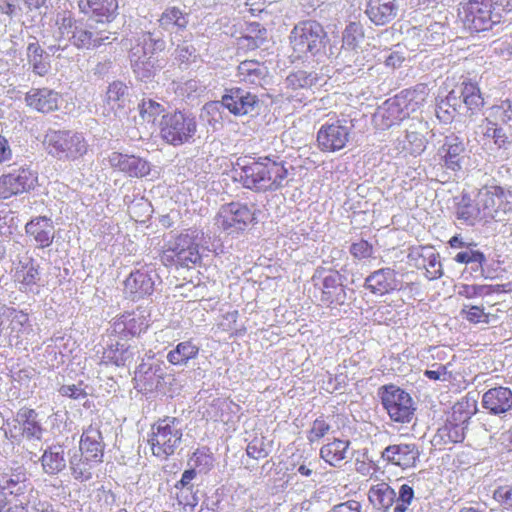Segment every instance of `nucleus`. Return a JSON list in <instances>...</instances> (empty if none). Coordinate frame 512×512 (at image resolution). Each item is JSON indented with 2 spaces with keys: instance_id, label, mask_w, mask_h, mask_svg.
I'll return each instance as SVG.
<instances>
[{
  "instance_id": "1",
  "label": "nucleus",
  "mask_w": 512,
  "mask_h": 512,
  "mask_svg": "<svg viewBox=\"0 0 512 512\" xmlns=\"http://www.w3.org/2000/svg\"><path fill=\"white\" fill-rule=\"evenodd\" d=\"M56 24L58 30L55 34V44L50 45L48 51L52 55L57 54V57L64 56L63 53L71 46L90 50L111 43V40L115 39L111 38V31L99 28V25L89 18L75 19L69 14L57 19Z\"/></svg>"
},
{
  "instance_id": "2",
  "label": "nucleus",
  "mask_w": 512,
  "mask_h": 512,
  "mask_svg": "<svg viewBox=\"0 0 512 512\" xmlns=\"http://www.w3.org/2000/svg\"><path fill=\"white\" fill-rule=\"evenodd\" d=\"M234 179L254 192H274L287 184L288 170L282 162L270 157L247 161L238 159L233 170Z\"/></svg>"
},
{
  "instance_id": "3",
  "label": "nucleus",
  "mask_w": 512,
  "mask_h": 512,
  "mask_svg": "<svg viewBox=\"0 0 512 512\" xmlns=\"http://www.w3.org/2000/svg\"><path fill=\"white\" fill-rule=\"evenodd\" d=\"M210 236H205L203 232L192 231L191 233H181L160 255L161 262L166 267L191 269L202 262V256L199 248L202 247L218 255L223 252V244L219 239H214L211 243Z\"/></svg>"
},
{
  "instance_id": "4",
  "label": "nucleus",
  "mask_w": 512,
  "mask_h": 512,
  "mask_svg": "<svg viewBox=\"0 0 512 512\" xmlns=\"http://www.w3.org/2000/svg\"><path fill=\"white\" fill-rule=\"evenodd\" d=\"M290 44L298 58H312L318 63L325 62L327 56L334 54L328 33L316 20L298 22L290 32Z\"/></svg>"
},
{
  "instance_id": "5",
  "label": "nucleus",
  "mask_w": 512,
  "mask_h": 512,
  "mask_svg": "<svg viewBox=\"0 0 512 512\" xmlns=\"http://www.w3.org/2000/svg\"><path fill=\"white\" fill-rule=\"evenodd\" d=\"M183 439V428L177 417L164 416L150 425L146 445L151 455L163 461L175 454Z\"/></svg>"
},
{
  "instance_id": "6",
  "label": "nucleus",
  "mask_w": 512,
  "mask_h": 512,
  "mask_svg": "<svg viewBox=\"0 0 512 512\" xmlns=\"http://www.w3.org/2000/svg\"><path fill=\"white\" fill-rule=\"evenodd\" d=\"M197 131L196 116L190 111L175 110L162 115L160 137L173 147L194 143Z\"/></svg>"
},
{
  "instance_id": "7",
  "label": "nucleus",
  "mask_w": 512,
  "mask_h": 512,
  "mask_svg": "<svg viewBox=\"0 0 512 512\" xmlns=\"http://www.w3.org/2000/svg\"><path fill=\"white\" fill-rule=\"evenodd\" d=\"M49 155L58 160L75 161L88 151L83 133L72 130H50L44 140Z\"/></svg>"
},
{
  "instance_id": "8",
  "label": "nucleus",
  "mask_w": 512,
  "mask_h": 512,
  "mask_svg": "<svg viewBox=\"0 0 512 512\" xmlns=\"http://www.w3.org/2000/svg\"><path fill=\"white\" fill-rule=\"evenodd\" d=\"M475 201L481 212L484 224L491 220L495 222L508 221L505 216L512 211V191L500 186L481 188Z\"/></svg>"
},
{
  "instance_id": "9",
  "label": "nucleus",
  "mask_w": 512,
  "mask_h": 512,
  "mask_svg": "<svg viewBox=\"0 0 512 512\" xmlns=\"http://www.w3.org/2000/svg\"><path fill=\"white\" fill-rule=\"evenodd\" d=\"M35 409L21 407L12 419L4 424L5 437L12 443L20 444L24 439L41 440L44 428Z\"/></svg>"
},
{
  "instance_id": "10",
  "label": "nucleus",
  "mask_w": 512,
  "mask_h": 512,
  "mask_svg": "<svg viewBox=\"0 0 512 512\" xmlns=\"http://www.w3.org/2000/svg\"><path fill=\"white\" fill-rule=\"evenodd\" d=\"M463 26L470 33L484 32L500 22V15L492 12L488 0H470L459 11Z\"/></svg>"
},
{
  "instance_id": "11",
  "label": "nucleus",
  "mask_w": 512,
  "mask_h": 512,
  "mask_svg": "<svg viewBox=\"0 0 512 512\" xmlns=\"http://www.w3.org/2000/svg\"><path fill=\"white\" fill-rule=\"evenodd\" d=\"M381 402L393 421L407 422L413 414V400L410 394L393 384L385 385L379 389Z\"/></svg>"
},
{
  "instance_id": "12",
  "label": "nucleus",
  "mask_w": 512,
  "mask_h": 512,
  "mask_svg": "<svg viewBox=\"0 0 512 512\" xmlns=\"http://www.w3.org/2000/svg\"><path fill=\"white\" fill-rule=\"evenodd\" d=\"M38 184V174L28 165L12 169L0 176V199H9L33 190Z\"/></svg>"
},
{
  "instance_id": "13",
  "label": "nucleus",
  "mask_w": 512,
  "mask_h": 512,
  "mask_svg": "<svg viewBox=\"0 0 512 512\" xmlns=\"http://www.w3.org/2000/svg\"><path fill=\"white\" fill-rule=\"evenodd\" d=\"M224 109L235 117L253 116L260 109L259 97L251 91L238 87H225L222 94Z\"/></svg>"
},
{
  "instance_id": "14",
  "label": "nucleus",
  "mask_w": 512,
  "mask_h": 512,
  "mask_svg": "<svg viewBox=\"0 0 512 512\" xmlns=\"http://www.w3.org/2000/svg\"><path fill=\"white\" fill-rule=\"evenodd\" d=\"M353 129L346 120L323 124L317 132L318 147L323 152H337L345 148Z\"/></svg>"
},
{
  "instance_id": "15",
  "label": "nucleus",
  "mask_w": 512,
  "mask_h": 512,
  "mask_svg": "<svg viewBox=\"0 0 512 512\" xmlns=\"http://www.w3.org/2000/svg\"><path fill=\"white\" fill-rule=\"evenodd\" d=\"M28 480L27 471L23 466L0 471V512L8 509V495L18 497L25 494Z\"/></svg>"
},
{
  "instance_id": "16",
  "label": "nucleus",
  "mask_w": 512,
  "mask_h": 512,
  "mask_svg": "<svg viewBox=\"0 0 512 512\" xmlns=\"http://www.w3.org/2000/svg\"><path fill=\"white\" fill-rule=\"evenodd\" d=\"M78 7L81 13L106 31H110V24L118 15V0H79Z\"/></svg>"
},
{
  "instance_id": "17",
  "label": "nucleus",
  "mask_w": 512,
  "mask_h": 512,
  "mask_svg": "<svg viewBox=\"0 0 512 512\" xmlns=\"http://www.w3.org/2000/svg\"><path fill=\"white\" fill-rule=\"evenodd\" d=\"M148 317L145 311L139 309L124 312L113 319L112 331L123 338L140 336L149 327Z\"/></svg>"
},
{
  "instance_id": "18",
  "label": "nucleus",
  "mask_w": 512,
  "mask_h": 512,
  "mask_svg": "<svg viewBox=\"0 0 512 512\" xmlns=\"http://www.w3.org/2000/svg\"><path fill=\"white\" fill-rule=\"evenodd\" d=\"M264 213L255 205L231 202L223 205L218 213L220 224H258L263 222L261 216Z\"/></svg>"
},
{
  "instance_id": "19",
  "label": "nucleus",
  "mask_w": 512,
  "mask_h": 512,
  "mask_svg": "<svg viewBox=\"0 0 512 512\" xmlns=\"http://www.w3.org/2000/svg\"><path fill=\"white\" fill-rule=\"evenodd\" d=\"M109 165L130 177L142 178L150 173V163L138 156L112 152L108 158Z\"/></svg>"
},
{
  "instance_id": "20",
  "label": "nucleus",
  "mask_w": 512,
  "mask_h": 512,
  "mask_svg": "<svg viewBox=\"0 0 512 512\" xmlns=\"http://www.w3.org/2000/svg\"><path fill=\"white\" fill-rule=\"evenodd\" d=\"M346 287L343 276L336 270H330L322 278L320 300L328 307L341 306L346 302Z\"/></svg>"
},
{
  "instance_id": "21",
  "label": "nucleus",
  "mask_w": 512,
  "mask_h": 512,
  "mask_svg": "<svg viewBox=\"0 0 512 512\" xmlns=\"http://www.w3.org/2000/svg\"><path fill=\"white\" fill-rule=\"evenodd\" d=\"M439 153L447 169L459 171L466 158V143L463 138L450 134L445 137Z\"/></svg>"
},
{
  "instance_id": "22",
  "label": "nucleus",
  "mask_w": 512,
  "mask_h": 512,
  "mask_svg": "<svg viewBox=\"0 0 512 512\" xmlns=\"http://www.w3.org/2000/svg\"><path fill=\"white\" fill-rule=\"evenodd\" d=\"M62 97L59 92L49 88H31L25 94L28 107L40 113H50L58 110Z\"/></svg>"
},
{
  "instance_id": "23",
  "label": "nucleus",
  "mask_w": 512,
  "mask_h": 512,
  "mask_svg": "<svg viewBox=\"0 0 512 512\" xmlns=\"http://www.w3.org/2000/svg\"><path fill=\"white\" fill-rule=\"evenodd\" d=\"M105 444L102 432L98 424H90L83 433L79 441L80 453L88 456L90 461L103 462Z\"/></svg>"
},
{
  "instance_id": "24",
  "label": "nucleus",
  "mask_w": 512,
  "mask_h": 512,
  "mask_svg": "<svg viewBox=\"0 0 512 512\" xmlns=\"http://www.w3.org/2000/svg\"><path fill=\"white\" fill-rule=\"evenodd\" d=\"M140 47H132L129 53L131 68L135 76L141 81L151 80L156 72L162 68L157 56L144 55Z\"/></svg>"
},
{
  "instance_id": "25",
  "label": "nucleus",
  "mask_w": 512,
  "mask_h": 512,
  "mask_svg": "<svg viewBox=\"0 0 512 512\" xmlns=\"http://www.w3.org/2000/svg\"><path fill=\"white\" fill-rule=\"evenodd\" d=\"M190 17V12L185 6L184 8L167 6L157 21L163 31L179 34L187 30Z\"/></svg>"
},
{
  "instance_id": "26",
  "label": "nucleus",
  "mask_w": 512,
  "mask_h": 512,
  "mask_svg": "<svg viewBox=\"0 0 512 512\" xmlns=\"http://www.w3.org/2000/svg\"><path fill=\"white\" fill-rule=\"evenodd\" d=\"M482 406L491 414H503L512 409V390L507 387H495L482 396Z\"/></svg>"
},
{
  "instance_id": "27",
  "label": "nucleus",
  "mask_w": 512,
  "mask_h": 512,
  "mask_svg": "<svg viewBox=\"0 0 512 512\" xmlns=\"http://www.w3.org/2000/svg\"><path fill=\"white\" fill-rule=\"evenodd\" d=\"M124 290L132 300H139L153 293L154 281L146 271L136 270L124 281Z\"/></svg>"
},
{
  "instance_id": "28",
  "label": "nucleus",
  "mask_w": 512,
  "mask_h": 512,
  "mask_svg": "<svg viewBox=\"0 0 512 512\" xmlns=\"http://www.w3.org/2000/svg\"><path fill=\"white\" fill-rule=\"evenodd\" d=\"M397 11L395 0H367L365 9L369 20L377 26L390 23L396 17Z\"/></svg>"
},
{
  "instance_id": "29",
  "label": "nucleus",
  "mask_w": 512,
  "mask_h": 512,
  "mask_svg": "<svg viewBox=\"0 0 512 512\" xmlns=\"http://www.w3.org/2000/svg\"><path fill=\"white\" fill-rule=\"evenodd\" d=\"M268 75V68L257 60H244L236 69V78L239 83L262 86Z\"/></svg>"
},
{
  "instance_id": "30",
  "label": "nucleus",
  "mask_w": 512,
  "mask_h": 512,
  "mask_svg": "<svg viewBox=\"0 0 512 512\" xmlns=\"http://www.w3.org/2000/svg\"><path fill=\"white\" fill-rule=\"evenodd\" d=\"M365 287L376 295H385L397 289L396 273L390 268L379 269L365 279Z\"/></svg>"
},
{
  "instance_id": "31",
  "label": "nucleus",
  "mask_w": 512,
  "mask_h": 512,
  "mask_svg": "<svg viewBox=\"0 0 512 512\" xmlns=\"http://www.w3.org/2000/svg\"><path fill=\"white\" fill-rule=\"evenodd\" d=\"M26 49L27 62L34 74L45 76L50 70L49 54L39 45L36 37L30 36Z\"/></svg>"
},
{
  "instance_id": "32",
  "label": "nucleus",
  "mask_w": 512,
  "mask_h": 512,
  "mask_svg": "<svg viewBox=\"0 0 512 512\" xmlns=\"http://www.w3.org/2000/svg\"><path fill=\"white\" fill-rule=\"evenodd\" d=\"M41 465L46 474L56 475L66 467L65 447L53 444L47 447L41 456Z\"/></svg>"
},
{
  "instance_id": "33",
  "label": "nucleus",
  "mask_w": 512,
  "mask_h": 512,
  "mask_svg": "<svg viewBox=\"0 0 512 512\" xmlns=\"http://www.w3.org/2000/svg\"><path fill=\"white\" fill-rule=\"evenodd\" d=\"M384 459L402 468L413 467L416 463V451L414 445L399 444L385 448L382 453Z\"/></svg>"
},
{
  "instance_id": "34",
  "label": "nucleus",
  "mask_w": 512,
  "mask_h": 512,
  "mask_svg": "<svg viewBox=\"0 0 512 512\" xmlns=\"http://www.w3.org/2000/svg\"><path fill=\"white\" fill-rule=\"evenodd\" d=\"M349 446L348 440L335 438L321 447L320 457L329 465L337 466L346 458Z\"/></svg>"
},
{
  "instance_id": "35",
  "label": "nucleus",
  "mask_w": 512,
  "mask_h": 512,
  "mask_svg": "<svg viewBox=\"0 0 512 512\" xmlns=\"http://www.w3.org/2000/svg\"><path fill=\"white\" fill-rule=\"evenodd\" d=\"M368 499L377 509L388 510L395 503L396 493L387 483L382 482L370 488Z\"/></svg>"
},
{
  "instance_id": "36",
  "label": "nucleus",
  "mask_w": 512,
  "mask_h": 512,
  "mask_svg": "<svg viewBox=\"0 0 512 512\" xmlns=\"http://www.w3.org/2000/svg\"><path fill=\"white\" fill-rule=\"evenodd\" d=\"M199 350V347L192 340L183 341L168 352L167 360L175 366L186 365L189 360L198 356Z\"/></svg>"
},
{
  "instance_id": "37",
  "label": "nucleus",
  "mask_w": 512,
  "mask_h": 512,
  "mask_svg": "<svg viewBox=\"0 0 512 512\" xmlns=\"http://www.w3.org/2000/svg\"><path fill=\"white\" fill-rule=\"evenodd\" d=\"M420 26H425V29H418V37H421L425 45L432 46L444 42L445 26L440 20H431L427 15Z\"/></svg>"
},
{
  "instance_id": "38",
  "label": "nucleus",
  "mask_w": 512,
  "mask_h": 512,
  "mask_svg": "<svg viewBox=\"0 0 512 512\" xmlns=\"http://www.w3.org/2000/svg\"><path fill=\"white\" fill-rule=\"evenodd\" d=\"M39 279V268L34 264L33 259L27 262H19L15 268L14 280L19 283L21 289L27 291L37 284Z\"/></svg>"
},
{
  "instance_id": "39",
  "label": "nucleus",
  "mask_w": 512,
  "mask_h": 512,
  "mask_svg": "<svg viewBox=\"0 0 512 512\" xmlns=\"http://www.w3.org/2000/svg\"><path fill=\"white\" fill-rule=\"evenodd\" d=\"M129 96V87L125 83L113 81L107 88L104 101L112 110H115L124 108L129 102Z\"/></svg>"
},
{
  "instance_id": "40",
  "label": "nucleus",
  "mask_w": 512,
  "mask_h": 512,
  "mask_svg": "<svg viewBox=\"0 0 512 512\" xmlns=\"http://www.w3.org/2000/svg\"><path fill=\"white\" fill-rule=\"evenodd\" d=\"M135 47H140L143 50L141 54L155 56L156 53L162 52L166 48V41L161 31H148L138 38Z\"/></svg>"
},
{
  "instance_id": "41",
  "label": "nucleus",
  "mask_w": 512,
  "mask_h": 512,
  "mask_svg": "<svg viewBox=\"0 0 512 512\" xmlns=\"http://www.w3.org/2000/svg\"><path fill=\"white\" fill-rule=\"evenodd\" d=\"M132 358L129 346L116 343L107 346L102 354L101 361L106 365L124 366Z\"/></svg>"
},
{
  "instance_id": "42",
  "label": "nucleus",
  "mask_w": 512,
  "mask_h": 512,
  "mask_svg": "<svg viewBox=\"0 0 512 512\" xmlns=\"http://www.w3.org/2000/svg\"><path fill=\"white\" fill-rule=\"evenodd\" d=\"M100 463L99 461H90L89 457L83 454L74 456L70 460L71 474L76 480L81 482L90 480L92 478V470Z\"/></svg>"
},
{
  "instance_id": "43",
  "label": "nucleus",
  "mask_w": 512,
  "mask_h": 512,
  "mask_svg": "<svg viewBox=\"0 0 512 512\" xmlns=\"http://www.w3.org/2000/svg\"><path fill=\"white\" fill-rule=\"evenodd\" d=\"M319 77L315 72L297 70L290 73L285 80L287 87L297 89H308L318 84Z\"/></svg>"
},
{
  "instance_id": "44",
  "label": "nucleus",
  "mask_w": 512,
  "mask_h": 512,
  "mask_svg": "<svg viewBox=\"0 0 512 512\" xmlns=\"http://www.w3.org/2000/svg\"><path fill=\"white\" fill-rule=\"evenodd\" d=\"M455 215L457 219L463 221H483L477 201L473 204L471 198L466 194H463L460 201L457 203Z\"/></svg>"
},
{
  "instance_id": "45",
  "label": "nucleus",
  "mask_w": 512,
  "mask_h": 512,
  "mask_svg": "<svg viewBox=\"0 0 512 512\" xmlns=\"http://www.w3.org/2000/svg\"><path fill=\"white\" fill-rule=\"evenodd\" d=\"M273 448V440L266 436H255L246 446V454L254 460H260L268 457Z\"/></svg>"
},
{
  "instance_id": "46",
  "label": "nucleus",
  "mask_w": 512,
  "mask_h": 512,
  "mask_svg": "<svg viewBox=\"0 0 512 512\" xmlns=\"http://www.w3.org/2000/svg\"><path fill=\"white\" fill-rule=\"evenodd\" d=\"M189 462L199 472L208 473L214 467L215 457L207 446L198 447L191 455Z\"/></svg>"
},
{
  "instance_id": "47",
  "label": "nucleus",
  "mask_w": 512,
  "mask_h": 512,
  "mask_svg": "<svg viewBox=\"0 0 512 512\" xmlns=\"http://www.w3.org/2000/svg\"><path fill=\"white\" fill-rule=\"evenodd\" d=\"M364 38V29L360 22H349L342 32V45L346 49H358Z\"/></svg>"
},
{
  "instance_id": "48",
  "label": "nucleus",
  "mask_w": 512,
  "mask_h": 512,
  "mask_svg": "<svg viewBox=\"0 0 512 512\" xmlns=\"http://www.w3.org/2000/svg\"><path fill=\"white\" fill-rule=\"evenodd\" d=\"M458 107H461V101L454 92H451L437 104L435 113L441 121L448 122L453 118Z\"/></svg>"
},
{
  "instance_id": "49",
  "label": "nucleus",
  "mask_w": 512,
  "mask_h": 512,
  "mask_svg": "<svg viewBox=\"0 0 512 512\" xmlns=\"http://www.w3.org/2000/svg\"><path fill=\"white\" fill-rule=\"evenodd\" d=\"M488 125L497 126L498 122L507 124L512 121V101L504 100L489 109Z\"/></svg>"
},
{
  "instance_id": "50",
  "label": "nucleus",
  "mask_w": 512,
  "mask_h": 512,
  "mask_svg": "<svg viewBox=\"0 0 512 512\" xmlns=\"http://www.w3.org/2000/svg\"><path fill=\"white\" fill-rule=\"evenodd\" d=\"M152 211L151 204L144 198L137 199L128 206L129 215L135 224H145Z\"/></svg>"
},
{
  "instance_id": "51",
  "label": "nucleus",
  "mask_w": 512,
  "mask_h": 512,
  "mask_svg": "<svg viewBox=\"0 0 512 512\" xmlns=\"http://www.w3.org/2000/svg\"><path fill=\"white\" fill-rule=\"evenodd\" d=\"M139 113L142 119L148 123H154L158 116L165 112V107L162 103H159L150 98L142 99L138 105Z\"/></svg>"
},
{
  "instance_id": "52",
  "label": "nucleus",
  "mask_w": 512,
  "mask_h": 512,
  "mask_svg": "<svg viewBox=\"0 0 512 512\" xmlns=\"http://www.w3.org/2000/svg\"><path fill=\"white\" fill-rule=\"evenodd\" d=\"M222 109H224L222 98L217 101H209L202 107L200 117L202 120L206 121L209 126L216 128V125L221 124Z\"/></svg>"
},
{
  "instance_id": "53",
  "label": "nucleus",
  "mask_w": 512,
  "mask_h": 512,
  "mask_svg": "<svg viewBox=\"0 0 512 512\" xmlns=\"http://www.w3.org/2000/svg\"><path fill=\"white\" fill-rule=\"evenodd\" d=\"M422 250H426V255L428 257L427 263L426 259L423 260V268L425 269V276L429 279H436L442 275V265L439 260V256L436 255L431 248L423 247Z\"/></svg>"
},
{
  "instance_id": "54",
  "label": "nucleus",
  "mask_w": 512,
  "mask_h": 512,
  "mask_svg": "<svg viewBox=\"0 0 512 512\" xmlns=\"http://www.w3.org/2000/svg\"><path fill=\"white\" fill-rule=\"evenodd\" d=\"M326 59H333L338 66L351 67L352 64L357 63L358 49H346L342 45L339 50L334 48V54L327 56Z\"/></svg>"
},
{
  "instance_id": "55",
  "label": "nucleus",
  "mask_w": 512,
  "mask_h": 512,
  "mask_svg": "<svg viewBox=\"0 0 512 512\" xmlns=\"http://www.w3.org/2000/svg\"><path fill=\"white\" fill-rule=\"evenodd\" d=\"M330 424L321 416L316 418L307 432V439L310 443H314L322 439L329 433Z\"/></svg>"
},
{
  "instance_id": "56",
  "label": "nucleus",
  "mask_w": 512,
  "mask_h": 512,
  "mask_svg": "<svg viewBox=\"0 0 512 512\" xmlns=\"http://www.w3.org/2000/svg\"><path fill=\"white\" fill-rule=\"evenodd\" d=\"M26 232L34 236L35 241L41 248L48 247L54 238V233L43 229L41 226H26Z\"/></svg>"
},
{
  "instance_id": "57",
  "label": "nucleus",
  "mask_w": 512,
  "mask_h": 512,
  "mask_svg": "<svg viewBox=\"0 0 512 512\" xmlns=\"http://www.w3.org/2000/svg\"><path fill=\"white\" fill-rule=\"evenodd\" d=\"M413 497V488L407 484L401 485L399 489V497L395 500L396 506L394 508V512H405Z\"/></svg>"
},
{
  "instance_id": "58",
  "label": "nucleus",
  "mask_w": 512,
  "mask_h": 512,
  "mask_svg": "<svg viewBox=\"0 0 512 512\" xmlns=\"http://www.w3.org/2000/svg\"><path fill=\"white\" fill-rule=\"evenodd\" d=\"M250 29L251 32H257L256 35H245L243 39L248 42L247 47L249 49L259 48L265 41L266 29L261 27L259 23H252Z\"/></svg>"
},
{
  "instance_id": "59",
  "label": "nucleus",
  "mask_w": 512,
  "mask_h": 512,
  "mask_svg": "<svg viewBox=\"0 0 512 512\" xmlns=\"http://www.w3.org/2000/svg\"><path fill=\"white\" fill-rule=\"evenodd\" d=\"M196 56V48L192 44L187 41L177 44L175 49V58L181 63L193 61Z\"/></svg>"
},
{
  "instance_id": "60",
  "label": "nucleus",
  "mask_w": 512,
  "mask_h": 512,
  "mask_svg": "<svg viewBox=\"0 0 512 512\" xmlns=\"http://www.w3.org/2000/svg\"><path fill=\"white\" fill-rule=\"evenodd\" d=\"M350 253L358 260L367 259L373 254V246L366 240H359L351 245Z\"/></svg>"
},
{
  "instance_id": "61",
  "label": "nucleus",
  "mask_w": 512,
  "mask_h": 512,
  "mask_svg": "<svg viewBox=\"0 0 512 512\" xmlns=\"http://www.w3.org/2000/svg\"><path fill=\"white\" fill-rule=\"evenodd\" d=\"M83 382L81 381L77 384L63 385L60 387L59 392L62 396L68 397L74 400L83 399L87 396V392L84 387H82Z\"/></svg>"
},
{
  "instance_id": "62",
  "label": "nucleus",
  "mask_w": 512,
  "mask_h": 512,
  "mask_svg": "<svg viewBox=\"0 0 512 512\" xmlns=\"http://www.w3.org/2000/svg\"><path fill=\"white\" fill-rule=\"evenodd\" d=\"M494 499L504 508H512V486H500L494 491Z\"/></svg>"
},
{
  "instance_id": "63",
  "label": "nucleus",
  "mask_w": 512,
  "mask_h": 512,
  "mask_svg": "<svg viewBox=\"0 0 512 512\" xmlns=\"http://www.w3.org/2000/svg\"><path fill=\"white\" fill-rule=\"evenodd\" d=\"M20 11V0H0V13L13 18Z\"/></svg>"
},
{
  "instance_id": "64",
  "label": "nucleus",
  "mask_w": 512,
  "mask_h": 512,
  "mask_svg": "<svg viewBox=\"0 0 512 512\" xmlns=\"http://www.w3.org/2000/svg\"><path fill=\"white\" fill-rule=\"evenodd\" d=\"M331 512H362V505L359 501L348 500L335 505Z\"/></svg>"
}]
</instances>
